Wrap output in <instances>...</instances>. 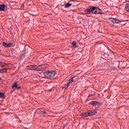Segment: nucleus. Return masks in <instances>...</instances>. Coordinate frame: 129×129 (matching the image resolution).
I'll return each mask as SVG.
<instances>
[{"instance_id": "obj_23", "label": "nucleus", "mask_w": 129, "mask_h": 129, "mask_svg": "<svg viewBox=\"0 0 129 129\" xmlns=\"http://www.w3.org/2000/svg\"><path fill=\"white\" fill-rule=\"evenodd\" d=\"M1 80H2V78L0 77V81H1Z\"/></svg>"}, {"instance_id": "obj_2", "label": "nucleus", "mask_w": 129, "mask_h": 129, "mask_svg": "<svg viewBox=\"0 0 129 129\" xmlns=\"http://www.w3.org/2000/svg\"><path fill=\"white\" fill-rule=\"evenodd\" d=\"M44 77L46 78H52L55 77V75L57 74V72L55 71H48L44 73Z\"/></svg>"}, {"instance_id": "obj_13", "label": "nucleus", "mask_w": 129, "mask_h": 129, "mask_svg": "<svg viewBox=\"0 0 129 129\" xmlns=\"http://www.w3.org/2000/svg\"><path fill=\"white\" fill-rule=\"evenodd\" d=\"M82 117H87V116H89V112H85L81 114Z\"/></svg>"}, {"instance_id": "obj_12", "label": "nucleus", "mask_w": 129, "mask_h": 129, "mask_svg": "<svg viewBox=\"0 0 129 129\" xmlns=\"http://www.w3.org/2000/svg\"><path fill=\"white\" fill-rule=\"evenodd\" d=\"M75 77V76L73 77V78H71V79L69 80V82H68V85H70V84H72L73 83L74 80V78Z\"/></svg>"}, {"instance_id": "obj_24", "label": "nucleus", "mask_w": 129, "mask_h": 129, "mask_svg": "<svg viewBox=\"0 0 129 129\" xmlns=\"http://www.w3.org/2000/svg\"><path fill=\"white\" fill-rule=\"evenodd\" d=\"M91 95H89V96H91Z\"/></svg>"}, {"instance_id": "obj_18", "label": "nucleus", "mask_w": 129, "mask_h": 129, "mask_svg": "<svg viewBox=\"0 0 129 129\" xmlns=\"http://www.w3.org/2000/svg\"><path fill=\"white\" fill-rule=\"evenodd\" d=\"M72 45H73V46L74 47V48H77V45H76V42H75V41H74L72 43Z\"/></svg>"}, {"instance_id": "obj_3", "label": "nucleus", "mask_w": 129, "mask_h": 129, "mask_svg": "<svg viewBox=\"0 0 129 129\" xmlns=\"http://www.w3.org/2000/svg\"><path fill=\"white\" fill-rule=\"evenodd\" d=\"M95 9H96V7L90 6L85 11V13L87 15H89L90 13H92L93 14V13H94V11H95Z\"/></svg>"}, {"instance_id": "obj_14", "label": "nucleus", "mask_w": 129, "mask_h": 129, "mask_svg": "<svg viewBox=\"0 0 129 129\" xmlns=\"http://www.w3.org/2000/svg\"><path fill=\"white\" fill-rule=\"evenodd\" d=\"M71 6H72V4H70L69 3H68V4H67L66 5V6H64V8L65 9H67L68 8H70V7H71Z\"/></svg>"}, {"instance_id": "obj_9", "label": "nucleus", "mask_w": 129, "mask_h": 129, "mask_svg": "<svg viewBox=\"0 0 129 129\" xmlns=\"http://www.w3.org/2000/svg\"><path fill=\"white\" fill-rule=\"evenodd\" d=\"M97 112L95 110L90 111L89 112V116H92V115H94L96 113H97Z\"/></svg>"}, {"instance_id": "obj_17", "label": "nucleus", "mask_w": 129, "mask_h": 129, "mask_svg": "<svg viewBox=\"0 0 129 129\" xmlns=\"http://www.w3.org/2000/svg\"><path fill=\"white\" fill-rule=\"evenodd\" d=\"M7 65L5 63L0 62V67H5Z\"/></svg>"}, {"instance_id": "obj_1", "label": "nucleus", "mask_w": 129, "mask_h": 129, "mask_svg": "<svg viewBox=\"0 0 129 129\" xmlns=\"http://www.w3.org/2000/svg\"><path fill=\"white\" fill-rule=\"evenodd\" d=\"M46 64H42L40 66L30 65L27 67L29 70H33L34 71H42L46 68Z\"/></svg>"}, {"instance_id": "obj_4", "label": "nucleus", "mask_w": 129, "mask_h": 129, "mask_svg": "<svg viewBox=\"0 0 129 129\" xmlns=\"http://www.w3.org/2000/svg\"><path fill=\"white\" fill-rule=\"evenodd\" d=\"M2 45L3 46H4V47H5L6 48H11L12 47H14L16 44L14 43L7 44V43L6 42H3L2 43Z\"/></svg>"}, {"instance_id": "obj_8", "label": "nucleus", "mask_w": 129, "mask_h": 129, "mask_svg": "<svg viewBox=\"0 0 129 129\" xmlns=\"http://www.w3.org/2000/svg\"><path fill=\"white\" fill-rule=\"evenodd\" d=\"M91 105H93V106H97L98 104H99V102L95 101H92L90 103Z\"/></svg>"}, {"instance_id": "obj_15", "label": "nucleus", "mask_w": 129, "mask_h": 129, "mask_svg": "<svg viewBox=\"0 0 129 129\" xmlns=\"http://www.w3.org/2000/svg\"><path fill=\"white\" fill-rule=\"evenodd\" d=\"M7 71V69H3L0 70V73H6Z\"/></svg>"}, {"instance_id": "obj_22", "label": "nucleus", "mask_w": 129, "mask_h": 129, "mask_svg": "<svg viewBox=\"0 0 129 129\" xmlns=\"http://www.w3.org/2000/svg\"><path fill=\"white\" fill-rule=\"evenodd\" d=\"M126 2H127L128 3H129V0H125Z\"/></svg>"}, {"instance_id": "obj_21", "label": "nucleus", "mask_w": 129, "mask_h": 129, "mask_svg": "<svg viewBox=\"0 0 129 129\" xmlns=\"http://www.w3.org/2000/svg\"><path fill=\"white\" fill-rule=\"evenodd\" d=\"M69 87V85H66L64 88H65V89H68V88Z\"/></svg>"}, {"instance_id": "obj_10", "label": "nucleus", "mask_w": 129, "mask_h": 129, "mask_svg": "<svg viewBox=\"0 0 129 129\" xmlns=\"http://www.w3.org/2000/svg\"><path fill=\"white\" fill-rule=\"evenodd\" d=\"M6 9V5L5 4L0 5V11L5 12Z\"/></svg>"}, {"instance_id": "obj_7", "label": "nucleus", "mask_w": 129, "mask_h": 129, "mask_svg": "<svg viewBox=\"0 0 129 129\" xmlns=\"http://www.w3.org/2000/svg\"><path fill=\"white\" fill-rule=\"evenodd\" d=\"M12 88L13 89H19V88H21V86H19L17 83H15L12 85Z\"/></svg>"}, {"instance_id": "obj_6", "label": "nucleus", "mask_w": 129, "mask_h": 129, "mask_svg": "<svg viewBox=\"0 0 129 129\" xmlns=\"http://www.w3.org/2000/svg\"><path fill=\"white\" fill-rule=\"evenodd\" d=\"M49 114V113L46 112V111L45 110H43V111H39L38 112V114H39V115H42V116H45L46 115V114Z\"/></svg>"}, {"instance_id": "obj_5", "label": "nucleus", "mask_w": 129, "mask_h": 129, "mask_svg": "<svg viewBox=\"0 0 129 129\" xmlns=\"http://www.w3.org/2000/svg\"><path fill=\"white\" fill-rule=\"evenodd\" d=\"M93 14H94L95 15H103L102 11H101L100 9L97 8V7H96L95 10H94V12H93Z\"/></svg>"}, {"instance_id": "obj_16", "label": "nucleus", "mask_w": 129, "mask_h": 129, "mask_svg": "<svg viewBox=\"0 0 129 129\" xmlns=\"http://www.w3.org/2000/svg\"><path fill=\"white\" fill-rule=\"evenodd\" d=\"M125 9L127 13H129V4H126L125 5Z\"/></svg>"}, {"instance_id": "obj_19", "label": "nucleus", "mask_w": 129, "mask_h": 129, "mask_svg": "<svg viewBox=\"0 0 129 129\" xmlns=\"http://www.w3.org/2000/svg\"><path fill=\"white\" fill-rule=\"evenodd\" d=\"M4 97H5V94L0 92V98H4Z\"/></svg>"}, {"instance_id": "obj_20", "label": "nucleus", "mask_w": 129, "mask_h": 129, "mask_svg": "<svg viewBox=\"0 0 129 129\" xmlns=\"http://www.w3.org/2000/svg\"><path fill=\"white\" fill-rule=\"evenodd\" d=\"M24 8H25V5L24 4H22V5L20 7L21 10H24Z\"/></svg>"}, {"instance_id": "obj_11", "label": "nucleus", "mask_w": 129, "mask_h": 129, "mask_svg": "<svg viewBox=\"0 0 129 129\" xmlns=\"http://www.w3.org/2000/svg\"><path fill=\"white\" fill-rule=\"evenodd\" d=\"M111 22L114 24H119L120 23V21L116 19H112Z\"/></svg>"}]
</instances>
